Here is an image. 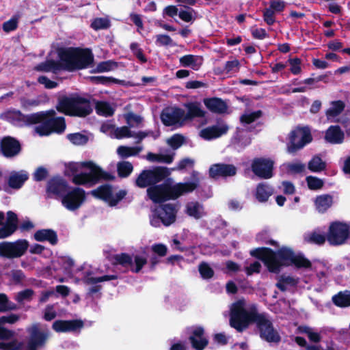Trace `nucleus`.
Masks as SVG:
<instances>
[{
	"mask_svg": "<svg viewBox=\"0 0 350 350\" xmlns=\"http://www.w3.org/2000/svg\"><path fill=\"white\" fill-rule=\"evenodd\" d=\"M193 348L202 350L208 345V340L204 336V330L200 327L193 329L192 335L189 338Z\"/></svg>",
	"mask_w": 350,
	"mask_h": 350,
	"instance_id": "24",
	"label": "nucleus"
},
{
	"mask_svg": "<svg viewBox=\"0 0 350 350\" xmlns=\"http://www.w3.org/2000/svg\"><path fill=\"white\" fill-rule=\"evenodd\" d=\"M34 239L38 241H48L51 244H55L57 241L56 233L49 229H43L38 230L34 234Z\"/></svg>",
	"mask_w": 350,
	"mask_h": 350,
	"instance_id": "34",
	"label": "nucleus"
},
{
	"mask_svg": "<svg viewBox=\"0 0 350 350\" xmlns=\"http://www.w3.org/2000/svg\"><path fill=\"white\" fill-rule=\"evenodd\" d=\"M117 167L118 174L121 177L128 176L133 170L132 164L128 161H122L118 163Z\"/></svg>",
	"mask_w": 350,
	"mask_h": 350,
	"instance_id": "49",
	"label": "nucleus"
},
{
	"mask_svg": "<svg viewBox=\"0 0 350 350\" xmlns=\"http://www.w3.org/2000/svg\"><path fill=\"white\" fill-rule=\"evenodd\" d=\"M33 294V291L31 289H26L21 291L16 295V300L18 302H23L24 301H29L31 299Z\"/></svg>",
	"mask_w": 350,
	"mask_h": 350,
	"instance_id": "64",
	"label": "nucleus"
},
{
	"mask_svg": "<svg viewBox=\"0 0 350 350\" xmlns=\"http://www.w3.org/2000/svg\"><path fill=\"white\" fill-rule=\"evenodd\" d=\"M60 68V65L53 60H47L45 62H43L38 66H37L36 69L40 71L49 72L53 71L55 72Z\"/></svg>",
	"mask_w": 350,
	"mask_h": 350,
	"instance_id": "47",
	"label": "nucleus"
},
{
	"mask_svg": "<svg viewBox=\"0 0 350 350\" xmlns=\"http://www.w3.org/2000/svg\"><path fill=\"white\" fill-rule=\"evenodd\" d=\"M176 213V206L172 204H165L157 209V213L165 226H169L175 221Z\"/></svg>",
	"mask_w": 350,
	"mask_h": 350,
	"instance_id": "19",
	"label": "nucleus"
},
{
	"mask_svg": "<svg viewBox=\"0 0 350 350\" xmlns=\"http://www.w3.org/2000/svg\"><path fill=\"white\" fill-rule=\"evenodd\" d=\"M91 194L97 198L104 200L109 206H113L125 197L126 191L122 189L117 191L112 187L105 185L92 190Z\"/></svg>",
	"mask_w": 350,
	"mask_h": 350,
	"instance_id": "10",
	"label": "nucleus"
},
{
	"mask_svg": "<svg viewBox=\"0 0 350 350\" xmlns=\"http://www.w3.org/2000/svg\"><path fill=\"white\" fill-rule=\"evenodd\" d=\"M83 269L85 271V275L83 277L84 281L88 284H94L98 282H102L105 281H109L111 280H115L117 278V276L115 275H104L103 277H94V273L90 270V268L88 266H85Z\"/></svg>",
	"mask_w": 350,
	"mask_h": 350,
	"instance_id": "28",
	"label": "nucleus"
},
{
	"mask_svg": "<svg viewBox=\"0 0 350 350\" xmlns=\"http://www.w3.org/2000/svg\"><path fill=\"white\" fill-rule=\"evenodd\" d=\"M332 203V197L327 194L319 196L316 198L314 200L316 209L319 213L325 212L329 208L331 207Z\"/></svg>",
	"mask_w": 350,
	"mask_h": 350,
	"instance_id": "33",
	"label": "nucleus"
},
{
	"mask_svg": "<svg viewBox=\"0 0 350 350\" xmlns=\"http://www.w3.org/2000/svg\"><path fill=\"white\" fill-rule=\"evenodd\" d=\"M24 348V344L16 340L8 344L0 342V349L1 350H23Z\"/></svg>",
	"mask_w": 350,
	"mask_h": 350,
	"instance_id": "54",
	"label": "nucleus"
},
{
	"mask_svg": "<svg viewBox=\"0 0 350 350\" xmlns=\"http://www.w3.org/2000/svg\"><path fill=\"white\" fill-rule=\"evenodd\" d=\"M192 177L193 180L191 182L180 183L174 185L165 183L160 185L150 187L147 189V194L154 203H160L167 200H175L196 189L199 183L198 173L193 172Z\"/></svg>",
	"mask_w": 350,
	"mask_h": 350,
	"instance_id": "5",
	"label": "nucleus"
},
{
	"mask_svg": "<svg viewBox=\"0 0 350 350\" xmlns=\"http://www.w3.org/2000/svg\"><path fill=\"white\" fill-rule=\"evenodd\" d=\"M21 104L23 108L31 109L33 107L38 106L40 104V100L38 98H21Z\"/></svg>",
	"mask_w": 350,
	"mask_h": 350,
	"instance_id": "56",
	"label": "nucleus"
},
{
	"mask_svg": "<svg viewBox=\"0 0 350 350\" xmlns=\"http://www.w3.org/2000/svg\"><path fill=\"white\" fill-rule=\"evenodd\" d=\"M304 239L306 242L321 245L325 241V237L319 230L304 234Z\"/></svg>",
	"mask_w": 350,
	"mask_h": 350,
	"instance_id": "38",
	"label": "nucleus"
},
{
	"mask_svg": "<svg viewBox=\"0 0 350 350\" xmlns=\"http://www.w3.org/2000/svg\"><path fill=\"white\" fill-rule=\"evenodd\" d=\"M228 126L224 122H219L217 125L208 126L202 129L199 135L205 140H211L226 134Z\"/></svg>",
	"mask_w": 350,
	"mask_h": 350,
	"instance_id": "17",
	"label": "nucleus"
},
{
	"mask_svg": "<svg viewBox=\"0 0 350 350\" xmlns=\"http://www.w3.org/2000/svg\"><path fill=\"white\" fill-rule=\"evenodd\" d=\"M273 193V189L267 184L260 183L257 185L254 196L260 202H266Z\"/></svg>",
	"mask_w": 350,
	"mask_h": 350,
	"instance_id": "31",
	"label": "nucleus"
},
{
	"mask_svg": "<svg viewBox=\"0 0 350 350\" xmlns=\"http://www.w3.org/2000/svg\"><path fill=\"white\" fill-rule=\"evenodd\" d=\"M55 110H49L23 115L20 111L13 110L8 112V118L18 126L23 124H35L40 123L34 128L35 132L40 136H47L52 133H62L66 129L64 118L56 117Z\"/></svg>",
	"mask_w": 350,
	"mask_h": 350,
	"instance_id": "2",
	"label": "nucleus"
},
{
	"mask_svg": "<svg viewBox=\"0 0 350 350\" xmlns=\"http://www.w3.org/2000/svg\"><path fill=\"white\" fill-rule=\"evenodd\" d=\"M204 104L211 111L215 113H224L227 109L226 103L220 98H205Z\"/></svg>",
	"mask_w": 350,
	"mask_h": 350,
	"instance_id": "29",
	"label": "nucleus"
},
{
	"mask_svg": "<svg viewBox=\"0 0 350 350\" xmlns=\"http://www.w3.org/2000/svg\"><path fill=\"white\" fill-rule=\"evenodd\" d=\"M326 164L321 157L315 156L308 163V168L313 172H319L325 169Z\"/></svg>",
	"mask_w": 350,
	"mask_h": 350,
	"instance_id": "43",
	"label": "nucleus"
},
{
	"mask_svg": "<svg viewBox=\"0 0 350 350\" xmlns=\"http://www.w3.org/2000/svg\"><path fill=\"white\" fill-rule=\"evenodd\" d=\"M29 332L31 334V338L28 342L27 350H36L37 348L44 345L48 338V334L38 331V327L36 325L29 328Z\"/></svg>",
	"mask_w": 350,
	"mask_h": 350,
	"instance_id": "20",
	"label": "nucleus"
},
{
	"mask_svg": "<svg viewBox=\"0 0 350 350\" xmlns=\"http://www.w3.org/2000/svg\"><path fill=\"white\" fill-rule=\"evenodd\" d=\"M65 174L72 176L75 185L92 187L100 179H107L109 176L92 161L72 162L66 165Z\"/></svg>",
	"mask_w": 350,
	"mask_h": 350,
	"instance_id": "4",
	"label": "nucleus"
},
{
	"mask_svg": "<svg viewBox=\"0 0 350 350\" xmlns=\"http://www.w3.org/2000/svg\"><path fill=\"white\" fill-rule=\"evenodd\" d=\"M281 169L289 174H297L304 170L305 165L299 161L286 163L281 166Z\"/></svg>",
	"mask_w": 350,
	"mask_h": 350,
	"instance_id": "40",
	"label": "nucleus"
},
{
	"mask_svg": "<svg viewBox=\"0 0 350 350\" xmlns=\"http://www.w3.org/2000/svg\"><path fill=\"white\" fill-rule=\"evenodd\" d=\"M115 263L121 265L124 267H129L131 271L138 273L142 267L147 263L146 256L135 255L134 261L133 258L126 254H118L114 257Z\"/></svg>",
	"mask_w": 350,
	"mask_h": 350,
	"instance_id": "14",
	"label": "nucleus"
},
{
	"mask_svg": "<svg viewBox=\"0 0 350 350\" xmlns=\"http://www.w3.org/2000/svg\"><path fill=\"white\" fill-rule=\"evenodd\" d=\"M344 133L338 126H331L325 132V139L333 144H341L344 140Z\"/></svg>",
	"mask_w": 350,
	"mask_h": 350,
	"instance_id": "26",
	"label": "nucleus"
},
{
	"mask_svg": "<svg viewBox=\"0 0 350 350\" xmlns=\"http://www.w3.org/2000/svg\"><path fill=\"white\" fill-rule=\"evenodd\" d=\"M167 167H154L152 170H144L136 179V185L141 188L156 184L170 174Z\"/></svg>",
	"mask_w": 350,
	"mask_h": 350,
	"instance_id": "9",
	"label": "nucleus"
},
{
	"mask_svg": "<svg viewBox=\"0 0 350 350\" xmlns=\"http://www.w3.org/2000/svg\"><path fill=\"white\" fill-rule=\"evenodd\" d=\"M237 169L232 165L229 164H215L209 169V174L212 178L221 176H230L236 174Z\"/></svg>",
	"mask_w": 350,
	"mask_h": 350,
	"instance_id": "22",
	"label": "nucleus"
},
{
	"mask_svg": "<svg viewBox=\"0 0 350 350\" xmlns=\"http://www.w3.org/2000/svg\"><path fill=\"white\" fill-rule=\"evenodd\" d=\"M286 2L283 0H271L269 8L275 11V13L281 12L286 7Z\"/></svg>",
	"mask_w": 350,
	"mask_h": 350,
	"instance_id": "63",
	"label": "nucleus"
},
{
	"mask_svg": "<svg viewBox=\"0 0 350 350\" xmlns=\"http://www.w3.org/2000/svg\"><path fill=\"white\" fill-rule=\"evenodd\" d=\"M1 148L3 154L6 157L16 155L21 149L19 143L11 137L4 138L1 141Z\"/></svg>",
	"mask_w": 350,
	"mask_h": 350,
	"instance_id": "23",
	"label": "nucleus"
},
{
	"mask_svg": "<svg viewBox=\"0 0 350 350\" xmlns=\"http://www.w3.org/2000/svg\"><path fill=\"white\" fill-rule=\"evenodd\" d=\"M28 247L29 243L25 239H19L14 242H1L0 256L7 258H19L25 254Z\"/></svg>",
	"mask_w": 350,
	"mask_h": 350,
	"instance_id": "12",
	"label": "nucleus"
},
{
	"mask_svg": "<svg viewBox=\"0 0 350 350\" xmlns=\"http://www.w3.org/2000/svg\"><path fill=\"white\" fill-rule=\"evenodd\" d=\"M187 113H185V122L196 117H204L205 112L201 109L199 103H189L187 105Z\"/></svg>",
	"mask_w": 350,
	"mask_h": 350,
	"instance_id": "36",
	"label": "nucleus"
},
{
	"mask_svg": "<svg viewBox=\"0 0 350 350\" xmlns=\"http://www.w3.org/2000/svg\"><path fill=\"white\" fill-rule=\"evenodd\" d=\"M59 57L65 68L69 70L88 67L94 60L93 54L89 49H66L61 52Z\"/></svg>",
	"mask_w": 350,
	"mask_h": 350,
	"instance_id": "6",
	"label": "nucleus"
},
{
	"mask_svg": "<svg viewBox=\"0 0 350 350\" xmlns=\"http://www.w3.org/2000/svg\"><path fill=\"white\" fill-rule=\"evenodd\" d=\"M261 116L260 111H247L240 118V120L243 124H249Z\"/></svg>",
	"mask_w": 350,
	"mask_h": 350,
	"instance_id": "44",
	"label": "nucleus"
},
{
	"mask_svg": "<svg viewBox=\"0 0 350 350\" xmlns=\"http://www.w3.org/2000/svg\"><path fill=\"white\" fill-rule=\"evenodd\" d=\"M109 26L110 21L107 18H96L91 24V27L95 30L107 29Z\"/></svg>",
	"mask_w": 350,
	"mask_h": 350,
	"instance_id": "53",
	"label": "nucleus"
},
{
	"mask_svg": "<svg viewBox=\"0 0 350 350\" xmlns=\"http://www.w3.org/2000/svg\"><path fill=\"white\" fill-rule=\"evenodd\" d=\"M142 149V146L129 147L120 146L117 148V154L122 158H127L137 155Z\"/></svg>",
	"mask_w": 350,
	"mask_h": 350,
	"instance_id": "37",
	"label": "nucleus"
},
{
	"mask_svg": "<svg viewBox=\"0 0 350 350\" xmlns=\"http://www.w3.org/2000/svg\"><path fill=\"white\" fill-rule=\"evenodd\" d=\"M183 137L180 135H174L167 139V144L174 150L180 147L183 143Z\"/></svg>",
	"mask_w": 350,
	"mask_h": 350,
	"instance_id": "57",
	"label": "nucleus"
},
{
	"mask_svg": "<svg viewBox=\"0 0 350 350\" xmlns=\"http://www.w3.org/2000/svg\"><path fill=\"white\" fill-rule=\"evenodd\" d=\"M297 281L291 276H282L281 280L278 282L277 286L282 291H285L288 286H293L296 285Z\"/></svg>",
	"mask_w": 350,
	"mask_h": 350,
	"instance_id": "51",
	"label": "nucleus"
},
{
	"mask_svg": "<svg viewBox=\"0 0 350 350\" xmlns=\"http://www.w3.org/2000/svg\"><path fill=\"white\" fill-rule=\"evenodd\" d=\"M185 112L179 108H168L161 113V120L166 126H183L185 122Z\"/></svg>",
	"mask_w": 350,
	"mask_h": 350,
	"instance_id": "16",
	"label": "nucleus"
},
{
	"mask_svg": "<svg viewBox=\"0 0 350 350\" xmlns=\"http://www.w3.org/2000/svg\"><path fill=\"white\" fill-rule=\"evenodd\" d=\"M117 63L113 61H105L99 63L94 69L95 72H105L113 70L117 68Z\"/></svg>",
	"mask_w": 350,
	"mask_h": 350,
	"instance_id": "48",
	"label": "nucleus"
},
{
	"mask_svg": "<svg viewBox=\"0 0 350 350\" xmlns=\"http://www.w3.org/2000/svg\"><path fill=\"white\" fill-rule=\"evenodd\" d=\"M275 14L276 13L275 12V11L271 10L269 7L265 8L263 10L264 21L269 25H273L275 21Z\"/></svg>",
	"mask_w": 350,
	"mask_h": 350,
	"instance_id": "59",
	"label": "nucleus"
},
{
	"mask_svg": "<svg viewBox=\"0 0 350 350\" xmlns=\"http://www.w3.org/2000/svg\"><path fill=\"white\" fill-rule=\"evenodd\" d=\"M239 69V62L237 59H232L226 63L224 66L225 73L236 72Z\"/></svg>",
	"mask_w": 350,
	"mask_h": 350,
	"instance_id": "62",
	"label": "nucleus"
},
{
	"mask_svg": "<svg viewBox=\"0 0 350 350\" xmlns=\"http://www.w3.org/2000/svg\"><path fill=\"white\" fill-rule=\"evenodd\" d=\"M175 153L174 152L166 150L161 152L159 154L149 152L146 158L151 162H160L165 163H171L173 161Z\"/></svg>",
	"mask_w": 350,
	"mask_h": 350,
	"instance_id": "27",
	"label": "nucleus"
},
{
	"mask_svg": "<svg viewBox=\"0 0 350 350\" xmlns=\"http://www.w3.org/2000/svg\"><path fill=\"white\" fill-rule=\"evenodd\" d=\"M199 271L201 276L204 279L211 278L213 275V271L206 263H202L199 266Z\"/></svg>",
	"mask_w": 350,
	"mask_h": 350,
	"instance_id": "61",
	"label": "nucleus"
},
{
	"mask_svg": "<svg viewBox=\"0 0 350 350\" xmlns=\"http://www.w3.org/2000/svg\"><path fill=\"white\" fill-rule=\"evenodd\" d=\"M27 178L28 174L25 171L12 172L10 175L8 184L12 188L18 189Z\"/></svg>",
	"mask_w": 350,
	"mask_h": 350,
	"instance_id": "32",
	"label": "nucleus"
},
{
	"mask_svg": "<svg viewBox=\"0 0 350 350\" xmlns=\"http://www.w3.org/2000/svg\"><path fill=\"white\" fill-rule=\"evenodd\" d=\"M132 137H134L133 132L130 130L129 126L115 127L113 138L122 139Z\"/></svg>",
	"mask_w": 350,
	"mask_h": 350,
	"instance_id": "45",
	"label": "nucleus"
},
{
	"mask_svg": "<svg viewBox=\"0 0 350 350\" xmlns=\"http://www.w3.org/2000/svg\"><path fill=\"white\" fill-rule=\"evenodd\" d=\"M299 329L302 333L307 334L308 338L312 342H318L321 339L319 333L315 332L312 327L302 326L299 327Z\"/></svg>",
	"mask_w": 350,
	"mask_h": 350,
	"instance_id": "52",
	"label": "nucleus"
},
{
	"mask_svg": "<svg viewBox=\"0 0 350 350\" xmlns=\"http://www.w3.org/2000/svg\"><path fill=\"white\" fill-rule=\"evenodd\" d=\"M18 228V218L16 213L8 211L6 214L5 224L0 228V239L10 237Z\"/></svg>",
	"mask_w": 350,
	"mask_h": 350,
	"instance_id": "18",
	"label": "nucleus"
},
{
	"mask_svg": "<svg viewBox=\"0 0 350 350\" xmlns=\"http://www.w3.org/2000/svg\"><path fill=\"white\" fill-rule=\"evenodd\" d=\"M274 161L269 158L255 159L252 164V172L258 177L268 179L273 176Z\"/></svg>",
	"mask_w": 350,
	"mask_h": 350,
	"instance_id": "15",
	"label": "nucleus"
},
{
	"mask_svg": "<svg viewBox=\"0 0 350 350\" xmlns=\"http://www.w3.org/2000/svg\"><path fill=\"white\" fill-rule=\"evenodd\" d=\"M96 111L98 115L111 116L115 111V107L109 103L99 101L96 104Z\"/></svg>",
	"mask_w": 350,
	"mask_h": 350,
	"instance_id": "39",
	"label": "nucleus"
},
{
	"mask_svg": "<svg viewBox=\"0 0 350 350\" xmlns=\"http://www.w3.org/2000/svg\"><path fill=\"white\" fill-rule=\"evenodd\" d=\"M83 326V323L77 320L73 321H56L53 324V328L57 332H66L75 331Z\"/></svg>",
	"mask_w": 350,
	"mask_h": 350,
	"instance_id": "25",
	"label": "nucleus"
},
{
	"mask_svg": "<svg viewBox=\"0 0 350 350\" xmlns=\"http://www.w3.org/2000/svg\"><path fill=\"white\" fill-rule=\"evenodd\" d=\"M56 108L58 111L68 116L84 117L92 111L90 102L78 96H64L59 98Z\"/></svg>",
	"mask_w": 350,
	"mask_h": 350,
	"instance_id": "7",
	"label": "nucleus"
},
{
	"mask_svg": "<svg viewBox=\"0 0 350 350\" xmlns=\"http://www.w3.org/2000/svg\"><path fill=\"white\" fill-rule=\"evenodd\" d=\"M308 186L310 189H319L323 187V182L320 178L314 176L306 178Z\"/></svg>",
	"mask_w": 350,
	"mask_h": 350,
	"instance_id": "60",
	"label": "nucleus"
},
{
	"mask_svg": "<svg viewBox=\"0 0 350 350\" xmlns=\"http://www.w3.org/2000/svg\"><path fill=\"white\" fill-rule=\"evenodd\" d=\"M250 254L261 259L272 272L279 271L283 265H294L298 268L311 267V263L308 259L302 256L294 254L291 249L284 247H282L277 254L265 247L252 250Z\"/></svg>",
	"mask_w": 350,
	"mask_h": 350,
	"instance_id": "3",
	"label": "nucleus"
},
{
	"mask_svg": "<svg viewBox=\"0 0 350 350\" xmlns=\"http://www.w3.org/2000/svg\"><path fill=\"white\" fill-rule=\"evenodd\" d=\"M334 303L340 307L350 306V291L340 292L332 298Z\"/></svg>",
	"mask_w": 350,
	"mask_h": 350,
	"instance_id": "41",
	"label": "nucleus"
},
{
	"mask_svg": "<svg viewBox=\"0 0 350 350\" xmlns=\"http://www.w3.org/2000/svg\"><path fill=\"white\" fill-rule=\"evenodd\" d=\"M85 200V192L79 187L66 190L62 197V204L68 210L74 211L79 208Z\"/></svg>",
	"mask_w": 350,
	"mask_h": 350,
	"instance_id": "13",
	"label": "nucleus"
},
{
	"mask_svg": "<svg viewBox=\"0 0 350 350\" xmlns=\"http://www.w3.org/2000/svg\"><path fill=\"white\" fill-rule=\"evenodd\" d=\"M345 105L340 100L334 101L330 107L327 110L326 115L328 118H333L340 114L344 109Z\"/></svg>",
	"mask_w": 350,
	"mask_h": 350,
	"instance_id": "42",
	"label": "nucleus"
},
{
	"mask_svg": "<svg viewBox=\"0 0 350 350\" xmlns=\"http://www.w3.org/2000/svg\"><path fill=\"white\" fill-rule=\"evenodd\" d=\"M349 233V226L347 224L334 221L330 224L326 238L331 245H342L348 239Z\"/></svg>",
	"mask_w": 350,
	"mask_h": 350,
	"instance_id": "11",
	"label": "nucleus"
},
{
	"mask_svg": "<svg viewBox=\"0 0 350 350\" xmlns=\"http://www.w3.org/2000/svg\"><path fill=\"white\" fill-rule=\"evenodd\" d=\"M17 308L15 304L9 301L5 294L0 293V312H7L14 310Z\"/></svg>",
	"mask_w": 350,
	"mask_h": 350,
	"instance_id": "46",
	"label": "nucleus"
},
{
	"mask_svg": "<svg viewBox=\"0 0 350 350\" xmlns=\"http://www.w3.org/2000/svg\"><path fill=\"white\" fill-rule=\"evenodd\" d=\"M180 64L184 67H189L194 70H198L202 64V58L200 56L187 55L179 59Z\"/></svg>",
	"mask_w": 350,
	"mask_h": 350,
	"instance_id": "30",
	"label": "nucleus"
},
{
	"mask_svg": "<svg viewBox=\"0 0 350 350\" xmlns=\"http://www.w3.org/2000/svg\"><path fill=\"white\" fill-rule=\"evenodd\" d=\"M124 118L129 127H137L143 122V118L133 113H129L124 115Z\"/></svg>",
	"mask_w": 350,
	"mask_h": 350,
	"instance_id": "50",
	"label": "nucleus"
},
{
	"mask_svg": "<svg viewBox=\"0 0 350 350\" xmlns=\"http://www.w3.org/2000/svg\"><path fill=\"white\" fill-rule=\"evenodd\" d=\"M68 186L67 183L60 177H55L51 179L47 185L49 195L62 197Z\"/></svg>",
	"mask_w": 350,
	"mask_h": 350,
	"instance_id": "21",
	"label": "nucleus"
},
{
	"mask_svg": "<svg viewBox=\"0 0 350 350\" xmlns=\"http://www.w3.org/2000/svg\"><path fill=\"white\" fill-rule=\"evenodd\" d=\"M290 70L293 75H299L301 72V62L299 58H293L288 59Z\"/></svg>",
	"mask_w": 350,
	"mask_h": 350,
	"instance_id": "58",
	"label": "nucleus"
},
{
	"mask_svg": "<svg viewBox=\"0 0 350 350\" xmlns=\"http://www.w3.org/2000/svg\"><path fill=\"white\" fill-rule=\"evenodd\" d=\"M310 131L308 128H297L288 135L286 150L290 154H295L312 141Z\"/></svg>",
	"mask_w": 350,
	"mask_h": 350,
	"instance_id": "8",
	"label": "nucleus"
},
{
	"mask_svg": "<svg viewBox=\"0 0 350 350\" xmlns=\"http://www.w3.org/2000/svg\"><path fill=\"white\" fill-rule=\"evenodd\" d=\"M252 323H256L260 337L268 342L277 343L280 340V335L273 328L267 315L258 313L254 305L247 306L244 299L238 300L230 307V325L238 332H243Z\"/></svg>",
	"mask_w": 350,
	"mask_h": 350,
	"instance_id": "1",
	"label": "nucleus"
},
{
	"mask_svg": "<svg viewBox=\"0 0 350 350\" xmlns=\"http://www.w3.org/2000/svg\"><path fill=\"white\" fill-rule=\"evenodd\" d=\"M68 139L75 145H83L87 143L88 137L81 133H77L67 135Z\"/></svg>",
	"mask_w": 350,
	"mask_h": 350,
	"instance_id": "55",
	"label": "nucleus"
},
{
	"mask_svg": "<svg viewBox=\"0 0 350 350\" xmlns=\"http://www.w3.org/2000/svg\"><path fill=\"white\" fill-rule=\"evenodd\" d=\"M186 213L190 217L200 219L204 215L203 206L197 202H190L186 205Z\"/></svg>",
	"mask_w": 350,
	"mask_h": 350,
	"instance_id": "35",
	"label": "nucleus"
}]
</instances>
